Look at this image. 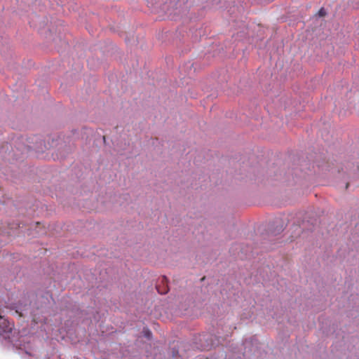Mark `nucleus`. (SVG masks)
I'll return each mask as SVG.
<instances>
[{"instance_id":"nucleus-2","label":"nucleus","mask_w":359,"mask_h":359,"mask_svg":"<svg viewBox=\"0 0 359 359\" xmlns=\"http://www.w3.org/2000/svg\"><path fill=\"white\" fill-rule=\"evenodd\" d=\"M326 15V11L323 8H321L318 11V15L320 17H324Z\"/></svg>"},{"instance_id":"nucleus-4","label":"nucleus","mask_w":359,"mask_h":359,"mask_svg":"<svg viewBox=\"0 0 359 359\" xmlns=\"http://www.w3.org/2000/svg\"><path fill=\"white\" fill-rule=\"evenodd\" d=\"M160 292V293H161V294H162V293H167V291H165V292Z\"/></svg>"},{"instance_id":"nucleus-3","label":"nucleus","mask_w":359,"mask_h":359,"mask_svg":"<svg viewBox=\"0 0 359 359\" xmlns=\"http://www.w3.org/2000/svg\"><path fill=\"white\" fill-rule=\"evenodd\" d=\"M151 333L149 331H148V332H147V334H146V335H147V337H150V335H151Z\"/></svg>"},{"instance_id":"nucleus-1","label":"nucleus","mask_w":359,"mask_h":359,"mask_svg":"<svg viewBox=\"0 0 359 359\" xmlns=\"http://www.w3.org/2000/svg\"><path fill=\"white\" fill-rule=\"evenodd\" d=\"M0 337L10 340L13 334L14 325L4 319L1 315H0Z\"/></svg>"}]
</instances>
